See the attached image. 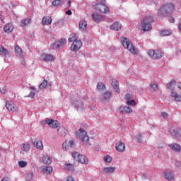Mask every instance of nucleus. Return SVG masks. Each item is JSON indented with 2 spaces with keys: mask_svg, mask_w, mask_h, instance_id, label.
<instances>
[{
  "mask_svg": "<svg viewBox=\"0 0 181 181\" xmlns=\"http://www.w3.org/2000/svg\"><path fill=\"white\" fill-rule=\"evenodd\" d=\"M175 11V6L172 3L164 4L158 11V16H169Z\"/></svg>",
  "mask_w": 181,
  "mask_h": 181,
  "instance_id": "1",
  "label": "nucleus"
},
{
  "mask_svg": "<svg viewBox=\"0 0 181 181\" xmlns=\"http://www.w3.org/2000/svg\"><path fill=\"white\" fill-rule=\"evenodd\" d=\"M152 23H153V17L151 16H146L141 22V29L144 32H148L152 29Z\"/></svg>",
  "mask_w": 181,
  "mask_h": 181,
  "instance_id": "2",
  "label": "nucleus"
},
{
  "mask_svg": "<svg viewBox=\"0 0 181 181\" xmlns=\"http://www.w3.org/2000/svg\"><path fill=\"white\" fill-rule=\"evenodd\" d=\"M121 42L124 49H127V50H129V52L133 54H136V49H135V47H134L129 39L123 37L121 38Z\"/></svg>",
  "mask_w": 181,
  "mask_h": 181,
  "instance_id": "3",
  "label": "nucleus"
},
{
  "mask_svg": "<svg viewBox=\"0 0 181 181\" xmlns=\"http://www.w3.org/2000/svg\"><path fill=\"white\" fill-rule=\"evenodd\" d=\"M76 138H80L81 142H88V136L87 132L84 131V129L81 128L78 132H76Z\"/></svg>",
  "mask_w": 181,
  "mask_h": 181,
  "instance_id": "4",
  "label": "nucleus"
},
{
  "mask_svg": "<svg viewBox=\"0 0 181 181\" xmlns=\"http://www.w3.org/2000/svg\"><path fill=\"white\" fill-rule=\"evenodd\" d=\"M168 132L171 135V136L177 138V139H181V129L180 128L171 127L168 129Z\"/></svg>",
  "mask_w": 181,
  "mask_h": 181,
  "instance_id": "5",
  "label": "nucleus"
},
{
  "mask_svg": "<svg viewBox=\"0 0 181 181\" xmlns=\"http://www.w3.org/2000/svg\"><path fill=\"white\" fill-rule=\"evenodd\" d=\"M148 54L152 59H160L163 56V52L160 50L150 49L148 51Z\"/></svg>",
  "mask_w": 181,
  "mask_h": 181,
  "instance_id": "6",
  "label": "nucleus"
},
{
  "mask_svg": "<svg viewBox=\"0 0 181 181\" xmlns=\"http://www.w3.org/2000/svg\"><path fill=\"white\" fill-rule=\"evenodd\" d=\"M66 39L61 38L59 41H57L52 44V49H62V47H64V45H66Z\"/></svg>",
  "mask_w": 181,
  "mask_h": 181,
  "instance_id": "7",
  "label": "nucleus"
},
{
  "mask_svg": "<svg viewBox=\"0 0 181 181\" xmlns=\"http://www.w3.org/2000/svg\"><path fill=\"white\" fill-rule=\"evenodd\" d=\"M6 108L11 112H18V107L12 101H7L6 103Z\"/></svg>",
  "mask_w": 181,
  "mask_h": 181,
  "instance_id": "8",
  "label": "nucleus"
},
{
  "mask_svg": "<svg viewBox=\"0 0 181 181\" xmlns=\"http://www.w3.org/2000/svg\"><path fill=\"white\" fill-rule=\"evenodd\" d=\"M112 95V93L107 90L99 97V101H100V103H105V101H110Z\"/></svg>",
  "mask_w": 181,
  "mask_h": 181,
  "instance_id": "9",
  "label": "nucleus"
},
{
  "mask_svg": "<svg viewBox=\"0 0 181 181\" xmlns=\"http://www.w3.org/2000/svg\"><path fill=\"white\" fill-rule=\"evenodd\" d=\"M41 57L42 62H45V63H50V62H54L56 59V57L50 54H42Z\"/></svg>",
  "mask_w": 181,
  "mask_h": 181,
  "instance_id": "10",
  "label": "nucleus"
},
{
  "mask_svg": "<svg viewBox=\"0 0 181 181\" xmlns=\"http://www.w3.org/2000/svg\"><path fill=\"white\" fill-rule=\"evenodd\" d=\"M82 46L83 42H81V40H76V41H74L71 45V50H72V52H77V50H80Z\"/></svg>",
  "mask_w": 181,
  "mask_h": 181,
  "instance_id": "11",
  "label": "nucleus"
},
{
  "mask_svg": "<svg viewBox=\"0 0 181 181\" xmlns=\"http://www.w3.org/2000/svg\"><path fill=\"white\" fill-rule=\"evenodd\" d=\"M96 11H99L101 13H108L110 12V9H108V6L105 4H96L95 6Z\"/></svg>",
  "mask_w": 181,
  "mask_h": 181,
  "instance_id": "12",
  "label": "nucleus"
},
{
  "mask_svg": "<svg viewBox=\"0 0 181 181\" xmlns=\"http://www.w3.org/2000/svg\"><path fill=\"white\" fill-rule=\"evenodd\" d=\"M92 18L95 22H101V21L105 19V17L103 15L100 14V13L94 12L92 14Z\"/></svg>",
  "mask_w": 181,
  "mask_h": 181,
  "instance_id": "13",
  "label": "nucleus"
},
{
  "mask_svg": "<svg viewBox=\"0 0 181 181\" xmlns=\"http://www.w3.org/2000/svg\"><path fill=\"white\" fill-rule=\"evenodd\" d=\"M46 124L49 125L50 128L56 129L59 127V123L57 121H54L52 119H47L45 120Z\"/></svg>",
  "mask_w": 181,
  "mask_h": 181,
  "instance_id": "14",
  "label": "nucleus"
},
{
  "mask_svg": "<svg viewBox=\"0 0 181 181\" xmlns=\"http://www.w3.org/2000/svg\"><path fill=\"white\" fill-rule=\"evenodd\" d=\"M163 177L168 181L175 180V174L170 171H165L163 173Z\"/></svg>",
  "mask_w": 181,
  "mask_h": 181,
  "instance_id": "15",
  "label": "nucleus"
},
{
  "mask_svg": "<svg viewBox=\"0 0 181 181\" xmlns=\"http://www.w3.org/2000/svg\"><path fill=\"white\" fill-rule=\"evenodd\" d=\"M115 149L118 151V152H124V151H125V144L122 141H118L115 144Z\"/></svg>",
  "mask_w": 181,
  "mask_h": 181,
  "instance_id": "16",
  "label": "nucleus"
},
{
  "mask_svg": "<svg viewBox=\"0 0 181 181\" xmlns=\"http://www.w3.org/2000/svg\"><path fill=\"white\" fill-rule=\"evenodd\" d=\"M119 112H123L124 114H131L132 112V108L129 106H121L119 108Z\"/></svg>",
  "mask_w": 181,
  "mask_h": 181,
  "instance_id": "17",
  "label": "nucleus"
},
{
  "mask_svg": "<svg viewBox=\"0 0 181 181\" xmlns=\"http://www.w3.org/2000/svg\"><path fill=\"white\" fill-rule=\"evenodd\" d=\"M32 144H33L34 146L37 148V149H39L40 151H42L43 149V143H42V141L40 140H33Z\"/></svg>",
  "mask_w": 181,
  "mask_h": 181,
  "instance_id": "18",
  "label": "nucleus"
},
{
  "mask_svg": "<svg viewBox=\"0 0 181 181\" xmlns=\"http://www.w3.org/2000/svg\"><path fill=\"white\" fill-rule=\"evenodd\" d=\"M112 86L113 87L114 90H115V93H119V86L118 83V81L117 79H113L112 81Z\"/></svg>",
  "mask_w": 181,
  "mask_h": 181,
  "instance_id": "19",
  "label": "nucleus"
},
{
  "mask_svg": "<svg viewBox=\"0 0 181 181\" xmlns=\"http://www.w3.org/2000/svg\"><path fill=\"white\" fill-rule=\"evenodd\" d=\"M72 105H74V107L76 108H77V110H83V108H84V104H83V103L81 102H78L77 100H73L72 102Z\"/></svg>",
  "mask_w": 181,
  "mask_h": 181,
  "instance_id": "20",
  "label": "nucleus"
},
{
  "mask_svg": "<svg viewBox=\"0 0 181 181\" xmlns=\"http://www.w3.org/2000/svg\"><path fill=\"white\" fill-rule=\"evenodd\" d=\"M122 25L119 22H115L113 24L110 25V29L112 30H116L118 31L121 29Z\"/></svg>",
  "mask_w": 181,
  "mask_h": 181,
  "instance_id": "21",
  "label": "nucleus"
},
{
  "mask_svg": "<svg viewBox=\"0 0 181 181\" xmlns=\"http://www.w3.org/2000/svg\"><path fill=\"white\" fill-rule=\"evenodd\" d=\"M4 30L6 33H11L13 30V25L12 23H8L4 27Z\"/></svg>",
  "mask_w": 181,
  "mask_h": 181,
  "instance_id": "22",
  "label": "nucleus"
},
{
  "mask_svg": "<svg viewBox=\"0 0 181 181\" xmlns=\"http://www.w3.org/2000/svg\"><path fill=\"white\" fill-rule=\"evenodd\" d=\"M77 162H80L83 165H87V163H88V159L87 158V157H86V156L81 155L79 156V158H78Z\"/></svg>",
  "mask_w": 181,
  "mask_h": 181,
  "instance_id": "23",
  "label": "nucleus"
},
{
  "mask_svg": "<svg viewBox=\"0 0 181 181\" xmlns=\"http://www.w3.org/2000/svg\"><path fill=\"white\" fill-rule=\"evenodd\" d=\"M115 171V168H112V167H106L104 168L103 170V173L108 175L109 173H114V172Z\"/></svg>",
  "mask_w": 181,
  "mask_h": 181,
  "instance_id": "24",
  "label": "nucleus"
},
{
  "mask_svg": "<svg viewBox=\"0 0 181 181\" xmlns=\"http://www.w3.org/2000/svg\"><path fill=\"white\" fill-rule=\"evenodd\" d=\"M79 29L81 30H86L87 29V21H86L85 20H82L79 22Z\"/></svg>",
  "mask_w": 181,
  "mask_h": 181,
  "instance_id": "25",
  "label": "nucleus"
},
{
  "mask_svg": "<svg viewBox=\"0 0 181 181\" xmlns=\"http://www.w3.org/2000/svg\"><path fill=\"white\" fill-rule=\"evenodd\" d=\"M42 23L44 25H50V23H52V17H50V16H45L42 18Z\"/></svg>",
  "mask_w": 181,
  "mask_h": 181,
  "instance_id": "26",
  "label": "nucleus"
},
{
  "mask_svg": "<svg viewBox=\"0 0 181 181\" xmlns=\"http://www.w3.org/2000/svg\"><path fill=\"white\" fill-rule=\"evenodd\" d=\"M78 35H77L76 33H71L70 35H69V37L68 39V41L69 42H76V40H78Z\"/></svg>",
  "mask_w": 181,
  "mask_h": 181,
  "instance_id": "27",
  "label": "nucleus"
},
{
  "mask_svg": "<svg viewBox=\"0 0 181 181\" xmlns=\"http://www.w3.org/2000/svg\"><path fill=\"white\" fill-rule=\"evenodd\" d=\"M57 131L60 136H66L67 135V129L64 127H59Z\"/></svg>",
  "mask_w": 181,
  "mask_h": 181,
  "instance_id": "28",
  "label": "nucleus"
},
{
  "mask_svg": "<svg viewBox=\"0 0 181 181\" xmlns=\"http://www.w3.org/2000/svg\"><path fill=\"white\" fill-rule=\"evenodd\" d=\"M42 162L45 165H50V163H52V158H50V156H45L42 158Z\"/></svg>",
  "mask_w": 181,
  "mask_h": 181,
  "instance_id": "29",
  "label": "nucleus"
},
{
  "mask_svg": "<svg viewBox=\"0 0 181 181\" xmlns=\"http://www.w3.org/2000/svg\"><path fill=\"white\" fill-rule=\"evenodd\" d=\"M64 168L66 170H68V172H70L71 173L74 172V165H73L71 163H66L64 166Z\"/></svg>",
  "mask_w": 181,
  "mask_h": 181,
  "instance_id": "30",
  "label": "nucleus"
},
{
  "mask_svg": "<svg viewBox=\"0 0 181 181\" xmlns=\"http://www.w3.org/2000/svg\"><path fill=\"white\" fill-rule=\"evenodd\" d=\"M169 146L173 151H176V152H179L181 149L180 146L177 144H170Z\"/></svg>",
  "mask_w": 181,
  "mask_h": 181,
  "instance_id": "31",
  "label": "nucleus"
},
{
  "mask_svg": "<svg viewBox=\"0 0 181 181\" xmlns=\"http://www.w3.org/2000/svg\"><path fill=\"white\" fill-rule=\"evenodd\" d=\"M171 97H173L174 100L177 102H180L181 101V95L176 93L175 92L172 91Z\"/></svg>",
  "mask_w": 181,
  "mask_h": 181,
  "instance_id": "32",
  "label": "nucleus"
},
{
  "mask_svg": "<svg viewBox=\"0 0 181 181\" xmlns=\"http://www.w3.org/2000/svg\"><path fill=\"white\" fill-rule=\"evenodd\" d=\"M30 22H32V20L30 18L23 19L21 21V26L23 28L25 26H28V25H30Z\"/></svg>",
  "mask_w": 181,
  "mask_h": 181,
  "instance_id": "33",
  "label": "nucleus"
},
{
  "mask_svg": "<svg viewBox=\"0 0 181 181\" xmlns=\"http://www.w3.org/2000/svg\"><path fill=\"white\" fill-rule=\"evenodd\" d=\"M21 148L24 152H28L30 150V145L29 144H23L21 145Z\"/></svg>",
  "mask_w": 181,
  "mask_h": 181,
  "instance_id": "34",
  "label": "nucleus"
},
{
  "mask_svg": "<svg viewBox=\"0 0 181 181\" xmlns=\"http://www.w3.org/2000/svg\"><path fill=\"white\" fill-rule=\"evenodd\" d=\"M44 173H46V175H50L52 172H53V168L50 166H47L43 168Z\"/></svg>",
  "mask_w": 181,
  "mask_h": 181,
  "instance_id": "35",
  "label": "nucleus"
},
{
  "mask_svg": "<svg viewBox=\"0 0 181 181\" xmlns=\"http://www.w3.org/2000/svg\"><path fill=\"white\" fill-rule=\"evenodd\" d=\"M175 86H176V81H171L170 83L167 84V88H168V90H172V91H173V88H175Z\"/></svg>",
  "mask_w": 181,
  "mask_h": 181,
  "instance_id": "36",
  "label": "nucleus"
},
{
  "mask_svg": "<svg viewBox=\"0 0 181 181\" xmlns=\"http://www.w3.org/2000/svg\"><path fill=\"white\" fill-rule=\"evenodd\" d=\"M171 33H172V31L164 30L160 31V36H169V35H170Z\"/></svg>",
  "mask_w": 181,
  "mask_h": 181,
  "instance_id": "37",
  "label": "nucleus"
},
{
  "mask_svg": "<svg viewBox=\"0 0 181 181\" xmlns=\"http://www.w3.org/2000/svg\"><path fill=\"white\" fill-rule=\"evenodd\" d=\"M15 53L16 56H22V49H21L18 45L15 47Z\"/></svg>",
  "mask_w": 181,
  "mask_h": 181,
  "instance_id": "38",
  "label": "nucleus"
},
{
  "mask_svg": "<svg viewBox=\"0 0 181 181\" xmlns=\"http://www.w3.org/2000/svg\"><path fill=\"white\" fill-rule=\"evenodd\" d=\"M0 54L6 56V54H9V52H8L6 49L4 48V47L0 45Z\"/></svg>",
  "mask_w": 181,
  "mask_h": 181,
  "instance_id": "39",
  "label": "nucleus"
},
{
  "mask_svg": "<svg viewBox=\"0 0 181 181\" xmlns=\"http://www.w3.org/2000/svg\"><path fill=\"white\" fill-rule=\"evenodd\" d=\"M97 88L99 91H103V90H105V85L103 83H98L97 85Z\"/></svg>",
  "mask_w": 181,
  "mask_h": 181,
  "instance_id": "40",
  "label": "nucleus"
},
{
  "mask_svg": "<svg viewBox=\"0 0 181 181\" xmlns=\"http://www.w3.org/2000/svg\"><path fill=\"white\" fill-rule=\"evenodd\" d=\"M47 87V81L44 80L42 83L39 86L40 90H43V88H45Z\"/></svg>",
  "mask_w": 181,
  "mask_h": 181,
  "instance_id": "41",
  "label": "nucleus"
},
{
  "mask_svg": "<svg viewBox=\"0 0 181 181\" xmlns=\"http://www.w3.org/2000/svg\"><path fill=\"white\" fill-rule=\"evenodd\" d=\"M80 154L77 152H73L72 153V158H74V160L78 161V158H80Z\"/></svg>",
  "mask_w": 181,
  "mask_h": 181,
  "instance_id": "42",
  "label": "nucleus"
},
{
  "mask_svg": "<svg viewBox=\"0 0 181 181\" xmlns=\"http://www.w3.org/2000/svg\"><path fill=\"white\" fill-rule=\"evenodd\" d=\"M20 168H26L28 166V162L26 161H18Z\"/></svg>",
  "mask_w": 181,
  "mask_h": 181,
  "instance_id": "43",
  "label": "nucleus"
},
{
  "mask_svg": "<svg viewBox=\"0 0 181 181\" xmlns=\"http://www.w3.org/2000/svg\"><path fill=\"white\" fill-rule=\"evenodd\" d=\"M105 162H107V163H110L112 162V158L110 156H106L104 157Z\"/></svg>",
  "mask_w": 181,
  "mask_h": 181,
  "instance_id": "44",
  "label": "nucleus"
},
{
  "mask_svg": "<svg viewBox=\"0 0 181 181\" xmlns=\"http://www.w3.org/2000/svg\"><path fill=\"white\" fill-rule=\"evenodd\" d=\"M151 87L154 91H158V83L152 82L151 84Z\"/></svg>",
  "mask_w": 181,
  "mask_h": 181,
  "instance_id": "45",
  "label": "nucleus"
},
{
  "mask_svg": "<svg viewBox=\"0 0 181 181\" xmlns=\"http://www.w3.org/2000/svg\"><path fill=\"white\" fill-rule=\"evenodd\" d=\"M127 105H136V103H135V100H129L127 102Z\"/></svg>",
  "mask_w": 181,
  "mask_h": 181,
  "instance_id": "46",
  "label": "nucleus"
},
{
  "mask_svg": "<svg viewBox=\"0 0 181 181\" xmlns=\"http://www.w3.org/2000/svg\"><path fill=\"white\" fill-rule=\"evenodd\" d=\"M61 3H62V1L60 0H54L52 2V4L54 6H59V5H60Z\"/></svg>",
  "mask_w": 181,
  "mask_h": 181,
  "instance_id": "47",
  "label": "nucleus"
},
{
  "mask_svg": "<svg viewBox=\"0 0 181 181\" xmlns=\"http://www.w3.org/2000/svg\"><path fill=\"white\" fill-rule=\"evenodd\" d=\"M136 140H137V142H139V144H141V142H142V134H138L136 136Z\"/></svg>",
  "mask_w": 181,
  "mask_h": 181,
  "instance_id": "48",
  "label": "nucleus"
},
{
  "mask_svg": "<svg viewBox=\"0 0 181 181\" xmlns=\"http://www.w3.org/2000/svg\"><path fill=\"white\" fill-rule=\"evenodd\" d=\"M33 178V173H29L27 175V180H28V181H30V180H32Z\"/></svg>",
  "mask_w": 181,
  "mask_h": 181,
  "instance_id": "49",
  "label": "nucleus"
},
{
  "mask_svg": "<svg viewBox=\"0 0 181 181\" xmlns=\"http://www.w3.org/2000/svg\"><path fill=\"white\" fill-rule=\"evenodd\" d=\"M161 117L164 119H168L169 117H168V113L163 112V113H161Z\"/></svg>",
  "mask_w": 181,
  "mask_h": 181,
  "instance_id": "50",
  "label": "nucleus"
},
{
  "mask_svg": "<svg viewBox=\"0 0 181 181\" xmlns=\"http://www.w3.org/2000/svg\"><path fill=\"white\" fill-rule=\"evenodd\" d=\"M131 98H132V95H131V94H127V95H125V100H126L127 101H129V100H131Z\"/></svg>",
  "mask_w": 181,
  "mask_h": 181,
  "instance_id": "51",
  "label": "nucleus"
},
{
  "mask_svg": "<svg viewBox=\"0 0 181 181\" xmlns=\"http://www.w3.org/2000/svg\"><path fill=\"white\" fill-rule=\"evenodd\" d=\"M69 146H70V148H74V141L71 140L69 141Z\"/></svg>",
  "mask_w": 181,
  "mask_h": 181,
  "instance_id": "52",
  "label": "nucleus"
},
{
  "mask_svg": "<svg viewBox=\"0 0 181 181\" xmlns=\"http://www.w3.org/2000/svg\"><path fill=\"white\" fill-rule=\"evenodd\" d=\"M98 4H105V0H97Z\"/></svg>",
  "mask_w": 181,
  "mask_h": 181,
  "instance_id": "53",
  "label": "nucleus"
},
{
  "mask_svg": "<svg viewBox=\"0 0 181 181\" xmlns=\"http://www.w3.org/2000/svg\"><path fill=\"white\" fill-rule=\"evenodd\" d=\"M28 97H30V98H35V92H30Z\"/></svg>",
  "mask_w": 181,
  "mask_h": 181,
  "instance_id": "54",
  "label": "nucleus"
},
{
  "mask_svg": "<svg viewBox=\"0 0 181 181\" xmlns=\"http://www.w3.org/2000/svg\"><path fill=\"white\" fill-rule=\"evenodd\" d=\"M0 92L1 93V94H6V90H5L4 88H0Z\"/></svg>",
  "mask_w": 181,
  "mask_h": 181,
  "instance_id": "55",
  "label": "nucleus"
},
{
  "mask_svg": "<svg viewBox=\"0 0 181 181\" xmlns=\"http://www.w3.org/2000/svg\"><path fill=\"white\" fill-rule=\"evenodd\" d=\"M169 22H170L171 23H173V22H175V18L171 17L169 18Z\"/></svg>",
  "mask_w": 181,
  "mask_h": 181,
  "instance_id": "56",
  "label": "nucleus"
},
{
  "mask_svg": "<svg viewBox=\"0 0 181 181\" xmlns=\"http://www.w3.org/2000/svg\"><path fill=\"white\" fill-rule=\"evenodd\" d=\"M66 15H71V10H68L66 12Z\"/></svg>",
  "mask_w": 181,
  "mask_h": 181,
  "instance_id": "57",
  "label": "nucleus"
},
{
  "mask_svg": "<svg viewBox=\"0 0 181 181\" xmlns=\"http://www.w3.org/2000/svg\"><path fill=\"white\" fill-rule=\"evenodd\" d=\"M178 30L179 32H181V23H180L178 25Z\"/></svg>",
  "mask_w": 181,
  "mask_h": 181,
  "instance_id": "58",
  "label": "nucleus"
},
{
  "mask_svg": "<svg viewBox=\"0 0 181 181\" xmlns=\"http://www.w3.org/2000/svg\"><path fill=\"white\" fill-rule=\"evenodd\" d=\"M177 88L181 90V82L177 83Z\"/></svg>",
  "mask_w": 181,
  "mask_h": 181,
  "instance_id": "59",
  "label": "nucleus"
},
{
  "mask_svg": "<svg viewBox=\"0 0 181 181\" xmlns=\"http://www.w3.org/2000/svg\"><path fill=\"white\" fill-rule=\"evenodd\" d=\"M71 5V1H68V7H70Z\"/></svg>",
  "mask_w": 181,
  "mask_h": 181,
  "instance_id": "60",
  "label": "nucleus"
},
{
  "mask_svg": "<svg viewBox=\"0 0 181 181\" xmlns=\"http://www.w3.org/2000/svg\"><path fill=\"white\" fill-rule=\"evenodd\" d=\"M143 177H144V179H146V178H148V175H143Z\"/></svg>",
  "mask_w": 181,
  "mask_h": 181,
  "instance_id": "61",
  "label": "nucleus"
},
{
  "mask_svg": "<svg viewBox=\"0 0 181 181\" xmlns=\"http://www.w3.org/2000/svg\"><path fill=\"white\" fill-rule=\"evenodd\" d=\"M30 88L31 90H36V88L35 86H32Z\"/></svg>",
  "mask_w": 181,
  "mask_h": 181,
  "instance_id": "62",
  "label": "nucleus"
},
{
  "mask_svg": "<svg viewBox=\"0 0 181 181\" xmlns=\"http://www.w3.org/2000/svg\"><path fill=\"white\" fill-rule=\"evenodd\" d=\"M42 122H45V120H43Z\"/></svg>",
  "mask_w": 181,
  "mask_h": 181,
  "instance_id": "63",
  "label": "nucleus"
}]
</instances>
